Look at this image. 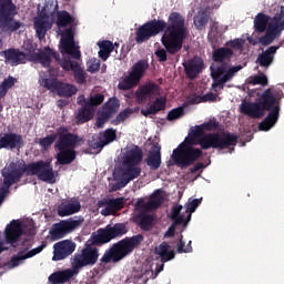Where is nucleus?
<instances>
[{"mask_svg": "<svg viewBox=\"0 0 284 284\" xmlns=\"http://www.w3.org/2000/svg\"><path fill=\"white\" fill-rule=\"evenodd\" d=\"M216 121H209L191 130L185 140L173 151V161L182 168L192 165L201 156V150L192 145H201L203 150H210V148H220V150H223V148L236 145V136L230 133L205 134V132L216 130Z\"/></svg>", "mask_w": 284, "mask_h": 284, "instance_id": "1", "label": "nucleus"}, {"mask_svg": "<svg viewBox=\"0 0 284 284\" xmlns=\"http://www.w3.org/2000/svg\"><path fill=\"white\" fill-rule=\"evenodd\" d=\"M59 2L52 0L51 3H47L44 7H38V17L34 19V30L38 39H45V33L52 23H57V33L60 38V52L62 54H69L73 59H79L81 57V51H79V45L74 41V30L72 26L74 23V18L70 17L67 11H58Z\"/></svg>", "mask_w": 284, "mask_h": 284, "instance_id": "2", "label": "nucleus"}, {"mask_svg": "<svg viewBox=\"0 0 284 284\" xmlns=\"http://www.w3.org/2000/svg\"><path fill=\"white\" fill-rule=\"evenodd\" d=\"M265 110H270V113L258 125L262 132H268V130H272V128L276 125V121H278L281 108L276 104L274 92H272L271 89H267L256 102L244 100L240 105L241 114H245L251 119H261V116L265 114Z\"/></svg>", "mask_w": 284, "mask_h": 284, "instance_id": "3", "label": "nucleus"}, {"mask_svg": "<svg viewBox=\"0 0 284 284\" xmlns=\"http://www.w3.org/2000/svg\"><path fill=\"white\" fill-rule=\"evenodd\" d=\"M143 155L139 146L129 145L122 150L120 166L113 172V179L110 182L112 192L125 187L130 181H134L140 174L139 163Z\"/></svg>", "mask_w": 284, "mask_h": 284, "instance_id": "4", "label": "nucleus"}, {"mask_svg": "<svg viewBox=\"0 0 284 284\" xmlns=\"http://www.w3.org/2000/svg\"><path fill=\"white\" fill-rule=\"evenodd\" d=\"M23 50L24 52L9 49L2 54L10 65H19V63H23L27 61V59H30L31 61H39L41 65L48 68V65H50V61H52V59H57V55L50 50V48H45L44 51H41L37 49V47L30 40L24 42Z\"/></svg>", "mask_w": 284, "mask_h": 284, "instance_id": "5", "label": "nucleus"}, {"mask_svg": "<svg viewBox=\"0 0 284 284\" xmlns=\"http://www.w3.org/2000/svg\"><path fill=\"white\" fill-rule=\"evenodd\" d=\"M183 37H185V19L182 14L173 12L169 17V28L162 37V43L168 52L174 54L181 50Z\"/></svg>", "mask_w": 284, "mask_h": 284, "instance_id": "6", "label": "nucleus"}, {"mask_svg": "<svg viewBox=\"0 0 284 284\" xmlns=\"http://www.w3.org/2000/svg\"><path fill=\"white\" fill-rule=\"evenodd\" d=\"M143 241V236L136 235L131 239L122 240L118 244H115L110 251L104 253L102 257L103 263H116L128 256L139 243Z\"/></svg>", "mask_w": 284, "mask_h": 284, "instance_id": "7", "label": "nucleus"}, {"mask_svg": "<svg viewBox=\"0 0 284 284\" xmlns=\"http://www.w3.org/2000/svg\"><path fill=\"white\" fill-rule=\"evenodd\" d=\"M39 85L47 88V90H50V92L59 97H72L78 92L77 87L54 79V73L50 71L40 74Z\"/></svg>", "mask_w": 284, "mask_h": 284, "instance_id": "8", "label": "nucleus"}, {"mask_svg": "<svg viewBox=\"0 0 284 284\" xmlns=\"http://www.w3.org/2000/svg\"><path fill=\"white\" fill-rule=\"evenodd\" d=\"M81 143V140L77 138L75 135H72L70 133H62L60 135V141L57 144L58 150L60 151V154L57 155L58 163H61V165H68L74 161L77 158V154L74 153V148Z\"/></svg>", "mask_w": 284, "mask_h": 284, "instance_id": "9", "label": "nucleus"}, {"mask_svg": "<svg viewBox=\"0 0 284 284\" xmlns=\"http://www.w3.org/2000/svg\"><path fill=\"white\" fill-rule=\"evenodd\" d=\"M17 14L14 4L12 0H0V45L3 33L1 30H7V32H14L21 28V23L12 20V17Z\"/></svg>", "mask_w": 284, "mask_h": 284, "instance_id": "10", "label": "nucleus"}, {"mask_svg": "<svg viewBox=\"0 0 284 284\" xmlns=\"http://www.w3.org/2000/svg\"><path fill=\"white\" fill-rule=\"evenodd\" d=\"M201 201L202 199H189L184 205L186 215H181V211L183 210L182 205L174 206L171 217L173 221H175V223L168 230L164 236H172V234H174V225H179L181 223H185V225H187L192 219V214H194V212H196V207L201 205Z\"/></svg>", "mask_w": 284, "mask_h": 284, "instance_id": "11", "label": "nucleus"}, {"mask_svg": "<svg viewBox=\"0 0 284 284\" xmlns=\"http://www.w3.org/2000/svg\"><path fill=\"white\" fill-rule=\"evenodd\" d=\"M243 67L236 65V67H230V65H216V63L211 65V77L213 78V84L212 90L214 92H219L224 83H227V81H231V79L234 77L236 72L242 70Z\"/></svg>", "mask_w": 284, "mask_h": 284, "instance_id": "12", "label": "nucleus"}, {"mask_svg": "<svg viewBox=\"0 0 284 284\" xmlns=\"http://www.w3.org/2000/svg\"><path fill=\"white\" fill-rule=\"evenodd\" d=\"M284 30V7L280 8V12L268 22L266 34L260 40L262 45H270L275 39L281 37V32Z\"/></svg>", "mask_w": 284, "mask_h": 284, "instance_id": "13", "label": "nucleus"}, {"mask_svg": "<svg viewBox=\"0 0 284 284\" xmlns=\"http://www.w3.org/2000/svg\"><path fill=\"white\" fill-rule=\"evenodd\" d=\"M26 227V222L19 220H13L6 229V241L0 240V254L4 250H10V245L19 243V239L23 236V229Z\"/></svg>", "mask_w": 284, "mask_h": 284, "instance_id": "14", "label": "nucleus"}, {"mask_svg": "<svg viewBox=\"0 0 284 284\" xmlns=\"http://www.w3.org/2000/svg\"><path fill=\"white\" fill-rule=\"evenodd\" d=\"M78 102L82 103V109L78 112L77 121L78 123H85L94 116V106L103 103V95L98 94L91 97L88 101H85L84 97H80L78 98Z\"/></svg>", "mask_w": 284, "mask_h": 284, "instance_id": "15", "label": "nucleus"}, {"mask_svg": "<svg viewBox=\"0 0 284 284\" xmlns=\"http://www.w3.org/2000/svg\"><path fill=\"white\" fill-rule=\"evenodd\" d=\"M27 174H36L40 181L45 183H55L57 182V172L50 166V162H38L29 164L26 169Z\"/></svg>", "mask_w": 284, "mask_h": 284, "instance_id": "16", "label": "nucleus"}, {"mask_svg": "<svg viewBox=\"0 0 284 284\" xmlns=\"http://www.w3.org/2000/svg\"><path fill=\"white\" fill-rule=\"evenodd\" d=\"M125 225L115 224L113 226H106L105 229L99 230L93 233L92 239L95 244L110 243L112 239H116V236H123L125 234Z\"/></svg>", "mask_w": 284, "mask_h": 284, "instance_id": "17", "label": "nucleus"}, {"mask_svg": "<svg viewBox=\"0 0 284 284\" xmlns=\"http://www.w3.org/2000/svg\"><path fill=\"white\" fill-rule=\"evenodd\" d=\"M125 225L115 224L113 226H106L105 229L99 230L93 233L92 239L95 244L110 243L112 239H116V236H123L125 234Z\"/></svg>", "mask_w": 284, "mask_h": 284, "instance_id": "18", "label": "nucleus"}, {"mask_svg": "<svg viewBox=\"0 0 284 284\" xmlns=\"http://www.w3.org/2000/svg\"><path fill=\"white\" fill-rule=\"evenodd\" d=\"M148 70V62L140 61L138 62L129 73V75L119 82L118 88L120 90H131V88H134L141 81L143 78V73Z\"/></svg>", "mask_w": 284, "mask_h": 284, "instance_id": "19", "label": "nucleus"}, {"mask_svg": "<svg viewBox=\"0 0 284 284\" xmlns=\"http://www.w3.org/2000/svg\"><path fill=\"white\" fill-rule=\"evenodd\" d=\"M163 30H165L164 21L155 20V21L148 22L138 29L136 41L138 43H143V41H148L150 37H154Z\"/></svg>", "mask_w": 284, "mask_h": 284, "instance_id": "20", "label": "nucleus"}, {"mask_svg": "<svg viewBox=\"0 0 284 284\" xmlns=\"http://www.w3.org/2000/svg\"><path fill=\"white\" fill-rule=\"evenodd\" d=\"M83 221L81 220H69L61 221L52 226L50 231L51 239L53 241H59V239H63L65 234H70V232H74L78 227H81Z\"/></svg>", "mask_w": 284, "mask_h": 284, "instance_id": "21", "label": "nucleus"}, {"mask_svg": "<svg viewBox=\"0 0 284 284\" xmlns=\"http://www.w3.org/2000/svg\"><path fill=\"white\" fill-rule=\"evenodd\" d=\"M99 258V253L97 248H84L81 254L74 255L71 261L72 267L75 268L77 272L81 270V267H85V265H94Z\"/></svg>", "mask_w": 284, "mask_h": 284, "instance_id": "22", "label": "nucleus"}, {"mask_svg": "<svg viewBox=\"0 0 284 284\" xmlns=\"http://www.w3.org/2000/svg\"><path fill=\"white\" fill-rule=\"evenodd\" d=\"M163 199H165V193L162 190H158L152 194L146 203L143 200H140L135 205V212L138 214H143V212H152V210L161 207Z\"/></svg>", "mask_w": 284, "mask_h": 284, "instance_id": "23", "label": "nucleus"}, {"mask_svg": "<svg viewBox=\"0 0 284 284\" xmlns=\"http://www.w3.org/2000/svg\"><path fill=\"white\" fill-rule=\"evenodd\" d=\"M77 250V244L70 240L58 242L53 245L52 261H63Z\"/></svg>", "mask_w": 284, "mask_h": 284, "instance_id": "24", "label": "nucleus"}, {"mask_svg": "<svg viewBox=\"0 0 284 284\" xmlns=\"http://www.w3.org/2000/svg\"><path fill=\"white\" fill-rule=\"evenodd\" d=\"M23 171L21 169H13L12 166L10 169H4L2 171V176L4 178V184L0 189V205L3 203V200L6 199V194H8V189L11 184L14 183L18 179L21 178Z\"/></svg>", "mask_w": 284, "mask_h": 284, "instance_id": "25", "label": "nucleus"}, {"mask_svg": "<svg viewBox=\"0 0 284 284\" xmlns=\"http://www.w3.org/2000/svg\"><path fill=\"white\" fill-rule=\"evenodd\" d=\"M124 203L122 197L104 199L98 202V210H100L102 216H110V214H114L118 210H122Z\"/></svg>", "mask_w": 284, "mask_h": 284, "instance_id": "26", "label": "nucleus"}, {"mask_svg": "<svg viewBox=\"0 0 284 284\" xmlns=\"http://www.w3.org/2000/svg\"><path fill=\"white\" fill-rule=\"evenodd\" d=\"M116 139V131L112 129H108L105 132L100 134L99 138H93L92 141H90V148H92L95 151V154H99L105 145H109V143H112Z\"/></svg>", "mask_w": 284, "mask_h": 284, "instance_id": "27", "label": "nucleus"}, {"mask_svg": "<svg viewBox=\"0 0 284 284\" xmlns=\"http://www.w3.org/2000/svg\"><path fill=\"white\" fill-rule=\"evenodd\" d=\"M119 100L116 99H110L109 102H106L103 106L102 112L100 113L98 120H97V128H103V124L105 123V121H108V119L110 116H112V114H114V112H116V110H119Z\"/></svg>", "mask_w": 284, "mask_h": 284, "instance_id": "28", "label": "nucleus"}, {"mask_svg": "<svg viewBox=\"0 0 284 284\" xmlns=\"http://www.w3.org/2000/svg\"><path fill=\"white\" fill-rule=\"evenodd\" d=\"M2 148H6L7 150L23 148V138L17 133L4 134L0 138V150Z\"/></svg>", "mask_w": 284, "mask_h": 284, "instance_id": "29", "label": "nucleus"}, {"mask_svg": "<svg viewBox=\"0 0 284 284\" xmlns=\"http://www.w3.org/2000/svg\"><path fill=\"white\" fill-rule=\"evenodd\" d=\"M61 68H63V70H68L71 72H73L78 83H84L85 81V73L83 72V69L80 68L79 63H77L75 61H72L70 59H64L61 62Z\"/></svg>", "mask_w": 284, "mask_h": 284, "instance_id": "30", "label": "nucleus"}, {"mask_svg": "<svg viewBox=\"0 0 284 284\" xmlns=\"http://www.w3.org/2000/svg\"><path fill=\"white\" fill-rule=\"evenodd\" d=\"M77 274H79V272L75 271L74 266H72L71 268L51 274L49 276V281L53 284L67 283V281H70V278H72V276H77Z\"/></svg>", "mask_w": 284, "mask_h": 284, "instance_id": "31", "label": "nucleus"}, {"mask_svg": "<svg viewBox=\"0 0 284 284\" xmlns=\"http://www.w3.org/2000/svg\"><path fill=\"white\" fill-rule=\"evenodd\" d=\"M81 210V204L77 200L64 201L58 209L59 216H70Z\"/></svg>", "mask_w": 284, "mask_h": 284, "instance_id": "32", "label": "nucleus"}, {"mask_svg": "<svg viewBox=\"0 0 284 284\" xmlns=\"http://www.w3.org/2000/svg\"><path fill=\"white\" fill-rule=\"evenodd\" d=\"M159 93V87L155 84L149 83L144 87L140 88V90L135 93L138 103H143V101H148L150 97H154V94Z\"/></svg>", "mask_w": 284, "mask_h": 284, "instance_id": "33", "label": "nucleus"}, {"mask_svg": "<svg viewBox=\"0 0 284 284\" xmlns=\"http://www.w3.org/2000/svg\"><path fill=\"white\" fill-rule=\"evenodd\" d=\"M45 250V244H41L40 246L27 252V253H21L20 255L13 257L11 260V267H19L21 263L26 261V258H32V256H37V254H41Z\"/></svg>", "mask_w": 284, "mask_h": 284, "instance_id": "34", "label": "nucleus"}, {"mask_svg": "<svg viewBox=\"0 0 284 284\" xmlns=\"http://www.w3.org/2000/svg\"><path fill=\"white\" fill-rule=\"evenodd\" d=\"M278 47H270L263 53L258 54L256 63L262 68H270L271 63L274 62V54H276Z\"/></svg>", "mask_w": 284, "mask_h": 284, "instance_id": "35", "label": "nucleus"}, {"mask_svg": "<svg viewBox=\"0 0 284 284\" xmlns=\"http://www.w3.org/2000/svg\"><path fill=\"white\" fill-rule=\"evenodd\" d=\"M161 110H165V98H158L154 102L149 103L141 110V114H143V116H150L151 114L161 112Z\"/></svg>", "mask_w": 284, "mask_h": 284, "instance_id": "36", "label": "nucleus"}, {"mask_svg": "<svg viewBox=\"0 0 284 284\" xmlns=\"http://www.w3.org/2000/svg\"><path fill=\"white\" fill-rule=\"evenodd\" d=\"M185 72L190 79H194L201 70H203V60L201 58H195L187 63H184Z\"/></svg>", "mask_w": 284, "mask_h": 284, "instance_id": "37", "label": "nucleus"}, {"mask_svg": "<svg viewBox=\"0 0 284 284\" xmlns=\"http://www.w3.org/2000/svg\"><path fill=\"white\" fill-rule=\"evenodd\" d=\"M194 26L199 29L203 28L207 23V7L200 6L193 10Z\"/></svg>", "mask_w": 284, "mask_h": 284, "instance_id": "38", "label": "nucleus"}, {"mask_svg": "<svg viewBox=\"0 0 284 284\" xmlns=\"http://www.w3.org/2000/svg\"><path fill=\"white\" fill-rule=\"evenodd\" d=\"M146 163L153 170L161 166V146L159 144L153 146V149L149 152Z\"/></svg>", "mask_w": 284, "mask_h": 284, "instance_id": "39", "label": "nucleus"}, {"mask_svg": "<svg viewBox=\"0 0 284 284\" xmlns=\"http://www.w3.org/2000/svg\"><path fill=\"white\" fill-rule=\"evenodd\" d=\"M155 253L161 258L162 263H168L174 258V251L166 243L160 244L155 247Z\"/></svg>", "mask_w": 284, "mask_h": 284, "instance_id": "40", "label": "nucleus"}, {"mask_svg": "<svg viewBox=\"0 0 284 284\" xmlns=\"http://www.w3.org/2000/svg\"><path fill=\"white\" fill-rule=\"evenodd\" d=\"M100 50H99V57L102 59V61H108V58L112 53V50H114V44L110 41H102L98 43Z\"/></svg>", "mask_w": 284, "mask_h": 284, "instance_id": "41", "label": "nucleus"}, {"mask_svg": "<svg viewBox=\"0 0 284 284\" xmlns=\"http://www.w3.org/2000/svg\"><path fill=\"white\" fill-rule=\"evenodd\" d=\"M134 221L135 223H138V225H140L142 230H150V227L154 225V217H152V215H145L143 213H141L140 215H135Z\"/></svg>", "mask_w": 284, "mask_h": 284, "instance_id": "42", "label": "nucleus"}, {"mask_svg": "<svg viewBox=\"0 0 284 284\" xmlns=\"http://www.w3.org/2000/svg\"><path fill=\"white\" fill-rule=\"evenodd\" d=\"M254 23L257 32H265L267 23H270V18L263 13H260L256 16Z\"/></svg>", "mask_w": 284, "mask_h": 284, "instance_id": "43", "label": "nucleus"}, {"mask_svg": "<svg viewBox=\"0 0 284 284\" xmlns=\"http://www.w3.org/2000/svg\"><path fill=\"white\" fill-rule=\"evenodd\" d=\"M14 83H17V80L12 77L4 79V81L0 85V98L6 97L7 92L10 90V88L14 85ZM2 108L0 105V112Z\"/></svg>", "mask_w": 284, "mask_h": 284, "instance_id": "44", "label": "nucleus"}, {"mask_svg": "<svg viewBox=\"0 0 284 284\" xmlns=\"http://www.w3.org/2000/svg\"><path fill=\"white\" fill-rule=\"evenodd\" d=\"M232 57V50L229 48H222L213 53L214 61H225L226 59H230Z\"/></svg>", "mask_w": 284, "mask_h": 284, "instance_id": "45", "label": "nucleus"}, {"mask_svg": "<svg viewBox=\"0 0 284 284\" xmlns=\"http://www.w3.org/2000/svg\"><path fill=\"white\" fill-rule=\"evenodd\" d=\"M219 99V95L214 93H206L202 97H195L190 100L191 103H207L209 101H216Z\"/></svg>", "mask_w": 284, "mask_h": 284, "instance_id": "46", "label": "nucleus"}, {"mask_svg": "<svg viewBox=\"0 0 284 284\" xmlns=\"http://www.w3.org/2000/svg\"><path fill=\"white\" fill-rule=\"evenodd\" d=\"M251 85H267V77L263 73L248 79Z\"/></svg>", "mask_w": 284, "mask_h": 284, "instance_id": "47", "label": "nucleus"}, {"mask_svg": "<svg viewBox=\"0 0 284 284\" xmlns=\"http://www.w3.org/2000/svg\"><path fill=\"white\" fill-rule=\"evenodd\" d=\"M101 68V61H99L97 58H91L87 62V70L88 72H99V69Z\"/></svg>", "mask_w": 284, "mask_h": 284, "instance_id": "48", "label": "nucleus"}, {"mask_svg": "<svg viewBox=\"0 0 284 284\" xmlns=\"http://www.w3.org/2000/svg\"><path fill=\"white\" fill-rule=\"evenodd\" d=\"M181 116H183V106L173 109L168 114L169 121H176V119H181Z\"/></svg>", "mask_w": 284, "mask_h": 284, "instance_id": "49", "label": "nucleus"}, {"mask_svg": "<svg viewBox=\"0 0 284 284\" xmlns=\"http://www.w3.org/2000/svg\"><path fill=\"white\" fill-rule=\"evenodd\" d=\"M221 34V29H219V23H213L211 31L209 32L210 41H216Z\"/></svg>", "mask_w": 284, "mask_h": 284, "instance_id": "50", "label": "nucleus"}, {"mask_svg": "<svg viewBox=\"0 0 284 284\" xmlns=\"http://www.w3.org/2000/svg\"><path fill=\"white\" fill-rule=\"evenodd\" d=\"M191 243H192V241H189V243L185 245V241H183V239H181L180 242L178 243V252H180V253L192 252Z\"/></svg>", "mask_w": 284, "mask_h": 284, "instance_id": "51", "label": "nucleus"}, {"mask_svg": "<svg viewBox=\"0 0 284 284\" xmlns=\"http://www.w3.org/2000/svg\"><path fill=\"white\" fill-rule=\"evenodd\" d=\"M245 41L243 39H235L227 43V48H233V50H241Z\"/></svg>", "mask_w": 284, "mask_h": 284, "instance_id": "52", "label": "nucleus"}, {"mask_svg": "<svg viewBox=\"0 0 284 284\" xmlns=\"http://www.w3.org/2000/svg\"><path fill=\"white\" fill-rule=\"evenodd\" d=\"M132 112H134V111H132V109H126L123 112H121L118 115V123L125 121V119H128L130 116V114H132Z\"/></svg>", "mask_w": 284, "mask_h": 284, "instance_id": "53", "label": "nucleus"}, {"mask_svg": "<svg viewBox=\"0 0 284 284\" xmlns=\"http://www.w3.org/2000/svg\"><path fill=\"white\" fill-rule=\"evenodd\" d=\"M52 143H54V136L50 135L45 139L40 140V145H42V148H50V145H52Z\"/></svg>", "mask_w": 284, "mask_h": 284, "instance_id": "54", "label": "nucleus"}, {"mask_svg": "<svg viewBox=\"0 0 284 284\" xmlns=\"http://www.w3.org/2000/svg\"><path fill=\"white\" fill-rule=\"evenodd\" d=\"M156 57L160 59V61H165L166 59V53H165V50H158L155 52Z\"/></svg>", "mask_w": 284, "mask_h": 284, "instance_id": "55", "label": "nucleus"}, {"mask_svg": "<svg viewBox=\"0 0 284 284\" xmlns=\"http://www.w3.org/2000/svg\"><path fill=\"white\" fill-rule=\"evenodd\" d=\"M203 168V164H196L193 169V172H197V170H201Z\"/></svg>", "mask_w": 284, "mask_h": 284, "instance_id": "56", "label": "nucleus"}, {"mask_svg": "<svg viewBox=\"0 0 284 284\" xmlns=\"http://www.w3.org/2000/svg\"><path fill=\"white\" fill-rule=\"evenodd\" d=\"M248 43H252L253 45H256V42L253 41L251 38H248Z\"/></svg>", "mask_w": 284, "mask_h": 284, "instance_id": "57", "label": "nucleus"}, {"mask_svg": "<svg viewBox=\"0 0 284 284\" xmlns=\"http://www.w3.org/2000/svg\"><path fill=\"white\" fill-rule=\"evenodd\" d=\"M158 274L160 273V272H163V264L161 265V267L160 268H158Z\"/></svg>", "mask_w": 284, "mask_h": 284, "instance_id": "58", "label": "nucleus"}]
</instances>
